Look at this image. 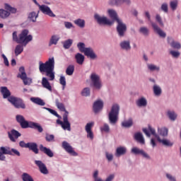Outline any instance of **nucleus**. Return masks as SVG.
I'll use <instances>...</instances> for the list:
<instances>
[{"label":"nucleus","instance_id":"f257e3e1","mask_svg":"<svg viewBox=\"0 0 181 181\" xmlns=\"http://www.w3.org/2000/svg\"><path fill=\"white\" fill-rule=\"evenodd\" d=\"M0 92L3 95V98L7 99L8 103H11L15 108H21L22 110H25L26 108V105L23 103V100L19 98L11 95V90H9L7 87L1 86L0 88Z\"/></svg>","mask_w":181,"mask_h":181},{"label":"nucleus","instance_id":"ea45409f","mask_svg":"<svg viewBox=\"0 0 181 181\" xmlns=\"http://www.w3.org/2000/svg\"><path fill=\"white\" fill-rule=\"evenodd\" d=\"M54 69H51L46 73L47 77H49L50 81H53L54 80V71H53Z\"/></svg>","mask_w":181,"mask_h":181},{"label":"nucleus","instance_id":"8fccbe9b","mask_svg":"<svg viewBox=\"0 0 181 181\" xmlns=\"http://www.w3.org/2000/svg\"><path fill=\"white\" fill-rule=\"evenodd\" d=\"M77 47L81 53H83V51L87 48L86 47V44H84L83 42H78L77 44Z\"/></svg>","mask_w":181,"mask_h":181},{"label":"nucleus","instance_id":"4be33fe9","mask_svg":"<svg viewBox=\"0 0 181 181\" xmlns=\"http://www.w3.org/2000/svg\"><path fill=\"white\" fill-rule=\"evenodd\" d=\"M132 152L133 153H134L135 155H142V156H144V158H146V159H150L151 157H149V155H148V153H145V151H144V150H141L138 148H133L132 149Z\"/></svg>","mask_w":181,"mask_h":181},{"label":"nucleus","instance_id":"37998d69","mask_svg":"<svg viewBox=\"0 0 181 181\" xmlns=\"http://www.w3.org/2000/svg\"><path fill=\"white\" fill-rule=\"evenodd\" d=\"M5 9L6 11H8L9 12H11V13H16L17 10L15 7H12L11 6V5L6 4H5Z\"/></svg>","mask_w":181,"mask_h":181},{"label":"nucleus","instance_id":"c756f323","mask_svg":"<svg viewBox=\"0 0 181 181\" xmlns=\"http://www.w3.org/2000/svg\"><path fill=\"white\" fill-rule=\"evenodd\" d=\"M39 17V13H36L35 11H32L28 14V19L31 22H36V19Z\"/></svg>","mask_w":181,"mask_h":181},{"label":"nucleus","instance_id":"603ef678","mask_svg":"<svg viewBox=\"0 0 181 181\" xmlns=\"http://www.w3.org/2000/svg\"><path fill=\"white\" fill-rule=\"evenodd\" d=\"M122 0H110L109 1V5H116L117 6H118V5H122Z\"/></svg>","mask_w":181,"mask_h":181},{"label":"nucleus","instance_id":"6ab92c4d","mask_svg":"<svg viewBox=\"0 0 181 181\" xmlns=\"http://www.w3.org/2000/svg\"><path fill=\"white\" fill-rule=\"evenodd\" d=\"M26 128H31L33 129H37L38 132H43V127L39 123L34 122H28Z\"/></svg>","mask_w":181,"mask_h":181},{"label":"nucleus","instance_id":"13d9d810","mask_svg":"<svg viewBox=\"0 0 181 181\" xmlns=\"http://www.w3.org/2000/svg\"><path fill=\"white\" fill-rule=\"evenodd\" d=\"M148 70H151V71H153L155 70H156V71H159V70H160L159 66H156L154 64H148Z\"/></svg>","mask_w":181,"mask_h":181},{"label":"nucleus","instance_id":"f3484780","mask_svg":"<svg viewBox=\"0 0 181 181\" xmlns=\"http://www.w3.org/2000/svg\"><path fill=\"white\" fill-rule=\"evenodd\" d=\"M16 121L20 124L21 128L23 129H26V126L28 125V122L26 119H25V117L22 115H16Z\"/></svg>","mask_w":181,"mask_h":181},{"label":"nucleus","instance_id":"0eeeda50","mask_svg":"<svg viewBox=\"0 0 181 181\" xmlns=\"http://www.w3.org/2000/svg\"><path fill=\"white\" fill-rule=\"evenodd\" d=\"M33 37L32 35H29L28 30H23L21 33L19 35V43H25V46L29 43V42H32Z\"/></svg>","mask_w":181,"mask_h":181},{"label":"nucleus","instance_id":"1a4fd4ad","mask_svg":"<svg viewBox=\"0 0 181 181\" xmlns=\"http://www.w3.org/2000/svg\"><path fill=\"white\" fill-rule=\"evenodd\" d=\"M94 18L97 21V23H98V25H103V26H105V25L112 26V25H114V21H111L108 20V18H107V17L105 16L101 17L98 14H95Z\"/></svg>","mask_w":181,"mask_h":181},{"label":"nucleus","instance_id":"dca6fc26","mask_svg":"<svg viewBox=\"0 0 181 181\" xmlns=\"http://www.w3.org/2000/svg\"><path fill=\"white\" fill-rule=\"evenodd\" d=\"M62 148L64 149V151H66V152L69 153V155H71L72 156H77V153L74 151L73 147L70 145V144H69V142L63 141Z\"/></svg>","mask_w":181,"mask_h":181},{"label":"nucleus","instance_id":"3c124183","mask_svg":"<svg viewBox=\"0 0 181 181\" xmlns=\"http://www.w3.org/2000/svg\"><path fill=\"white\" fill-rule=\"evenodd\" d=\"M140 33L144 35V36H148L149 35V30L146 27H141L139 29Z\"/></svg>","mask_w":181,"mask_h":181},{"label":"nucleus","instance_id":"c85d7f7f","mask_svg":"<svg viewBox=\"0 0 181 181\" xmlns=\"http://www.w3.org/2000/svg\"><path fill=\"white\" fill-rule=\"evenodd\" d=\"M30 101L32 103H34V104H37V105H45L46 103L40 98H30Z\"/></svg>","mask_w":181,"mask_h":181},{"label":"nucleus","instance_id":"2f4dec72","mask_svg":"<svg viewBox=\"0 0 181 181\" xmlns=\"http://www.w3.org/2000/svg\"><path fill=\"white\" fill-rule=\"evenodd\" d=\"M11 12L3 8L0 9V18H1V19H6V18H9Z\"/></svg>","mask_w":181,"mask_h":181},{"label":"nucleus","instance_id":"69168bd1","mask_svg":"<svg viewBox=\"0 0 181 181\" xmlns=\"http://www.w3.org/2000/svg\"><path fill=\"white\" fill-rule=\"evenodd\" d=\"M105 155H106V158H107V160H108L109 162H111V160H112V159H113V158H114V156H112V154L106 152Z\"/></svg>","mask_w":181,"mask_h":181},{"label":"nucleus","instance_id":"bb28decb","mask_svg":"<svg viewBox=\"0 0 181 181\" xmlns=\"http://www.w3.org/2000/svg\"><path fill=\"white\" fill-rule=\"evenodd\" d=\"M127 153V148L125 147H118L116 149L115 156L117 158H119V156H122V155H125Z\"/></svg>","mask_w":181,"mask_h":181},{"label":"nucleus","instance_id":"338daca9","mask_svg":"<svg viewBox=\"0 0 181 181\" xmlns=\"http://www.w3.org/2000/svg\"><path fill=\"white\" fill-rule=\"evenodd\" d=\"M161 9L165 13H168V4H163L161 6Z\"/></svg>","mask_w":181,"mask_h":181},{"label":"nucleus","instance_id":"473e14b6","mask_svg":"<svg viewBox=\"0 0 181 181\" xmlns=\"http://www.w3.org/2000/svg\"><path fill=\"white\" fill-rule=\"evenodd\" d=\"M21 179L23 181H35V180H33V177H31V175L27 173H23L21 175Z\"/></svg>","mask_w":181,"mask_h":181},{"label":"nucleus","instance_id":"052dcab7","mask_svg":"<svg viewBox=\"0 0 181 181\" xmlns=\"http://www.w3.org/2000/svg\"><path fill=\"white\" fill-rule=\"evenodd\" d=\"M170 6L172 9V11H176L177 8V2L176 1H170Z\"/></svg>","mask_w":181,"mask_h":181},{"label":"nucleus","instance_id":"a19ab883","mask_svg":"<svg viewBox=\"0 0 181 181\" xmlns=\"http://www.w3.org/2000/svg\"><path fill=\"white\" fill-rule=\"evenodd\" d=\"M90 93V88H85L82 90L81 94L82 97H89Z\"/></svg>","mask_w":181,"mask_h":181},{"label":"nucleus","instance_id":"f8f14e48","mask_svg":"<svg viewBox=\"0 0 181 181\" xmlns=\"http://www.w3.org/2000/svg\"><path fill=\"white\" fill-rule=\"evenodd\" d=\"M35 164L39 168L40 173H42V175H49V170H47L46 164L44 163L42 160H35Z\"/></svg>","mask_w":181,"mask_h":181},{"label":"nucleus","instance_id":"e2e57ef3","mask_svg":"<svg viewBox=\"0 0 181 181\" xmlns=\"http://www.w3.org/2000/svg\"><path fill=\"white\" fill-rule=\"evenodd\" d=\"M64 26L66 29H71V28H74V26L73 25V23L67 21L64 22Z\"/></svg>","mask_w":181,"mask_h":181},{"label":"nucleus","instance_id":"58836bf2","mask_svg":"<svg viewBox=\"0 0 181 181\" xmlns=\"http://www.w3.org/2000/svg\"><path fill=\"white\" fill-rule=\"evenodd\" d=\"M23 52V45H18L15 49L16 56H19Z\"/></svg>","mask_w":181,"mask_h":181},{"label":"nucleus","instance_id":"6e6552de","mask_svg":"<svg viewBox=\"0 0 181 181\" xmlns=\"http://www.w3.org/2000/svg\"><path fill=\"white\" fill-rule=\"evenodd\" d=\"M19 74L17 77L23 80L24 86H30L32 83V78L28 77L26 72H25V67L21 66L19 68Z\"/></svg>","mask_w":181,"mask_h":181},{"label":"nucleus","instance_id":"5701e85b","mask_svg":"<svg viewBox=\"0 0 181 181\" xmlns=\"http://www.w3.org/2000/svg\"><path fill=\"white\" fill-rule=\"evenodd\" d=\"M134 138L135 141L141 144V145H145V139H144V135L141 132H136L134 134Z\"/></svg>","mask_w":181,"mask_h":181},{"label":"nucleus","instance_id":"423d86ee","mask_svg":"<svg viewBox=\"0 0 181 181\" xmlns=\"http://www.w3.org/2000/svg\"><path fill=\"white\" fill-rule=\"evenodd\" d=\"M91 86L94 90H101L103 87V82L101 81V78L100 76L93 73L91 74Z\"/></svg>","mask_w":181,"mask_h":181},{"label":"nucleus","instance_id":"f03ea898","mask_svg":"<svg viewBox=\"0 0 181 181\" xmlns=\"http://www.w3.org/2000/svg\"><path fill=\"white\" fill-rule=\"evenodd\" d=\"M55 104L58 110L65 112L62 116L63 121L57 119V124L58 125H61L62 129L64 131H71V124H70V122H69V112L66 110L64 105L62 103H60L59 99L55 100Z\"/></svg>","mask_w":181,"mask_h":181},{"label":"nucleus","instance_id":"4c0bfd02","mask_svg":"<svg viewBox=\"0 0 181 181\" xmlns=\"http://www.w3.org/2000/svg\"><path fill=\"white\" fill-rule=\"evenodd\" d=\"M73 45V40L69 39L63 42L64 49H70Z\"/></svg>","mask_w":181,"mask_h":181},{"label":"nucleus","instance_id":"e433bc0d","mask_svg":"<svg viewBox=\"0 0 181 181\" xmlns=\"http://www.w3.org/2000/svg\"><path fill=\"white\" fill-rule=\"evenodd\" d=\"M120 47L124 50H129L131 49V45H129V41H124L120 43Z\"/></svg>","mask_w":181,"mask_h":181},{"label":"nucleus","instance_id":"a878e982","mask_svg":"<svg viewBox=\"0 0 181 181\" xmlns=\"http://www.w3.org/2000/svg\"><path fill=\"white\" fill-rule=\"evenodd\" d=\"M108 13L110 16V18L112 19V22L114 23V21H116V22H118V21H121L119 18H118V14L117 13V11L112 9L108 10Z\"/></svg>","mask_w":181,"mask_h":181},{"label":"nucleus","instance_id":"79ce46f5","mask_svg":"<svg viewBox=\"0 0 181 181\" xmlns=\"http://www.w3.org/2000/svg\"><path fill=\"white\" fill-rule=\"evenodd\" d=\"M153 93L155 95L159 96L160 94H162V89H160V87H159L157 85L153 86Z\"/></svg>","mask_w":181,"mask_h":181},{"label":"nucleus","instance_id":"5fc2aeb1","mask_svg":"<svg viewBox=\"0 0 181 181\" xmlns=\"http://www.w3.org/2000/svg\"><path fill=\"white\" fill-rule=\"evenodd\" d=\"M82 53H83L85 56H87V57L91 58V48L90 47L85 48L84 51Z\"/></svg>","mask_w":181,"mask_h":181},{"label":"nucleus","instance_id":"09e8293b","mask_svg":"<svg viewBox=\"0 0 181 181\" xmlns=\"http://www.w3.org/2000/svg\"><path fill=\"white\" fill-rule=\"evenodd\" d=\"M168 115L170 119H171V121H175V119H176V118H177V115H176V113H175V112L168 111Z\"/></svg>","mask_w":181,"mask_h":181},{"label":"nucleus","instance_id":"72a5a7b5","mask_svg":"<svg viewBox=\"0 0 181 181\" xmlns=\"http://www.w3.org/2000/svg\"><path fill=\"white\" fill-rule=\"evenodd\" d=\"M148 102L145 98H141L136 101V105L138 107H146Z\"/></svg>","mask_w":181,"mask_h":181},{"label":"nucleus","instance_id":"49530a36","mask_svg":"<svg viewBox=\"0 0 181 181\" xmlns=\"http://www.w3.org/2000/svg\"><path fill=\"white\" fill-rule=\"evenodd\" d=\"M132 119H129L127 121H124L122 123V126L124 128H131V126L132 125Z\"/></svg>","mask_w":181,"mask_h":181},{"label":"nucleus","instance_id":"864d4df0","mask_svg":"<svg viewBox=\"0 0 181 181\" xmlns=\"http://www.w3.org/2000/svg\"><path fill=\"white\" fill-rule=\"evenodd\" d=\"M158 133L161 136H168V129L163 128L158 129Z\"/></svg>","mask_w":181,"mask_h":181},{"label":"nucleus","instance_id":"9d476101","mask_svg":"<svg viewBox=\"0 0 181 181\" xmlns=\"http://www.w3.org/2000/svg\"><path fill=\"white\" fill-rule=\"evenodd\" d=\"M117 32L119 36L122 37L124 36L125 32H127V25L122 22V20H117Z\"/></svg>","mask_w":181,"mask_h":181},{"label":"nucleus","instance_id":"4d7b16f0","mask_svg":"<svg viewBox=\"0 0 181 181\" xmlns=\"http://www.w3.org/2000/svg\"><path fill=\"white\" fill-rule=\"evenodd\" d=\"M156 21L159 23L160 26H161L162 28H163L164 24H163V21H162V18L160 17V15L156 14Z\"/></svg>","mask_w":181,"mask_h":181},{"label":"nucleus","instance_id":"4468645a","mask_svg":"<svg viewBox=\"0 0 181 181\" xmlns=\"http://www.w3.org/2000/svg\"><path fill=\"white\" fill-rule=\"evenodd\" d=\"M7 134L11 142H16V139H18L19 136H22V134L18 132V130H15L14 129H11L10 132H8Z\"/></svg>","mask_w":181,"mask_h":181},{"label":"nucleus","instance_id":"20e7f679","mask_svg":"<svg viewBox=\"0 0 181 181\" xmlns=\"http://www.w3.org/2000/svg\"><path fill=\"white\" fill-rule=\"evenodd\" d=\"M39 64L40 73H46L50 70H54V58H49L45 63L40 62Z\"/></svg>","mask_w":181,"mask_h":181},{"label":"nucleus","instance_id":"cd10ccee","mask_svg":"<svg viewBox=\"0 0 181 181\" xmlns=\"http://www.w3.org/2000/svg\"><path fill=\"white\" fill-rule=\"evenodd\" d=\"M84 59H85L84 55H83L81 53H77L75 55V60L78 64H80V65L83 64V63H84Z\"/></svg>","mask_w":181,"mask_h":181},{"label":"nucleus","instance_id":"2eb2a0df","mask_svg":"<svg viewBox=\"0 0 181 181\" xmlns=\"http://www.w3.org/2000/svg\"><path fill=\"white\" fill-rule=\"evenodd\" d=\"M104 108V102L101 100H98L94 102L93 105V112L98 114Z\"/></svg>","mask_w":181,"mask_h":181},{"label":"nucleus","instance_id":"a211bd4d","mask_svg":"<svg viewBox=\"0 0 181 181\" xmlns=\"http://www.w3.org/2000/svg\"><path fill=\"white\" fill-rule=\"evenodd\" d=\"M151 26L154 32H156V33H158L160 37H163V38L166 37V33L162 30V29H160V28H159V26L157 25L156 23H151Z\"/></svg>","mask_w":181,"mask_h":181},{"label":"nucleus","instance_id":"aec40b11","mask_svg":"<svg viewBox=\"0 0 181 181\" xmlns=\"http://www.w3.org/2000/svg\"><path fill=\"white\" fill-rule=\"evenodd\" d=\"M40 151L42 152V153L47 155L49 158H53L54 156L53 151L50 148L45 147L43 144L40 145Z\"/></svg>","mask_w":181,"mask_h":181},{"label":"nucleus","instance_id":"c03bdc74","mask_svg":"<svg viewBox=\"0 0 181 181\" xmlns=\"http://www.w3.org/2000/svg\"><path fill=\"white\" fill-rule=\"evenodd\" d=\"M43 108L44 110H47V111H49V112H50V114H52V115H54L57 118H59L60 119H62V116L57 114V112H56V110H54L53 109H50L49 107H43Z\"/></svg>","mask_w":181,"mask_h":181},{"label":"nucleus","instance_id":"7ed1b4c3","mask_svg":"<svg viewBox=\"0 0 181 181\" xmlns=\"http://www.w3.org/2000/svg\"><path fill=\"white\" fill-rule=\"evenodd\" d=\"M143 132L145 134V135H146V136H148V138L151 137V135H153V136L157 138L158 141L160 142V144H162L164 146H173V144L172 143V141L165 139H161L160 137L157 135L155 129L152 128L151 125H148V129L146 128H144Z\"/></svg>","mask_w":181,"mask_h":181},{"label":"nucleus","instance_id":"6e6d98bb","mask_svg":"<svg viewBox=\"0 0 181 181\" xmlns=\"http://www.w3.org/2000/svg\"><path fill=\"white\" fill-rule=\"evenodd\" d=\"M45 139L47 142H53L54 141V135L53 134H46Z\"/></svg>","mask_w":181,"mask_h":181},{"label":"nucleus","instance_id":"7c9ffc66","mask_svg":"<svg viewBox=\"0 0 181 181\" xmlns=\"http://www.w3.org/2000/svg\"><path fill=\"white\" fill-rule=\"evenodd\" d=\"M59 40H60V37L59 35H52L49 40V46H52V45H57V42H59Z\"/></svg>","mask_w":181,"mask_h":181},{"label":"nucleus","instance_id":"39448f33","mask_svg":"<svg viewBox=\"0 0 181 181\" xmlns=\"http://www.w3.org/2000/svg\"><path fill=\"white\" fill-rule=\"evenodd\" d=\"M119 114V105L115 104L112 105L110 112L109 113V121L110 124H117L118 115Z\"/></svg>","mask_w":181,"mask_h":181},{"label":"nucleus","instance_id":"774afa93","mask_svg":"<svg viewBox=\"0 0 181 181\" xmlns=\"http://www.w3.org/2000/svg\"><path fill=\"white\" fill-rule=\"evenodd\" d=\"M166 177H168L170 181H176V178L170 174H166Z\"/></svg>","mask_w":181,"mask_h":181},{"label":"nucleus","instance_id":"c9c22d12","mask_svg":"<svg viewBox=\"0 0 181 181\" xmlns=\"http://www.w3.org/2000/svg\"><path fill=\"white\" fill-rule=\"evenodd\" d=\"M74 73V65H69L66 69V74L67 76H73Z\"/></svg>","mask_w":181,"mask_h":181},{"label":"nucleus","instance_id":"9b49d317","mask_svg":"<svg viewBox=\"0 0 181 181\" xmlns=\"http://www.w3.org/2000/svg\"><path fill=\"white\" fill-rule=\"evenodd\" d=\"M11 149V147L8 146L0 147V160L4 161L6 160V156H5V155H12Z\"/></svg>","mask_w":181,"mask_h":181},{"label":"nucleus","instance_id":"412c9836","mask_svg":"<svg viewBox=\"0 0 181 181\" xmlns=\"http://www.w3.org/2000/svg\"><path fill=\"white\" fill-rule=\"evenodd\" d=\"M27 148L32 151L35 155L39 153V148H37V144L35 142H28L27 145Z\"/></svg>","mask_w":181,"mask_h":181},{"label":"nucleus","instance_id":"0e129e2a","mask_svg":"<svg viewBox=\"0 0 181 181\" xmlns=\"http://www.w3.org/2000/svg\"><path fill=\"white\" fill-rule=\"evenodd\" d=\"M13 40L14 42H16L17 43H19V37L18 38V35H17L16 31L13 33Z\"/></svg>","mask_w":181,"mask_h":181},{"label":"nucleus","instance_id":"bf43d9fd","mask_svg":"<svg viewBox=\"0 0 181 181\" xmlns=\"http://www.w3.org/2000/svg\"><path fill=\"white\" fill-rule=\"evenodd\" d=\"M59 83L63 86V90L66 87V77L64 76H61L59 78Z\"/></svg>","mask_w":181,"mask_h":181},{"label":"nucleus","instance_id":"a18cd8bd","mask_svg":"<svg viewBox=\"0 0 181 181\" xmlns=\"http://www.w3.org/2000/svg\"><path fill=\"white\" fill-rule=\"evenodd\" d=\"M85 129L88 133V138L91 139V122H89L86 124Z\"/></svg>","mask_w":181,"mask_h":181},{"label":"nucleus","instance_id":"ddd939ff","mask_svg":"<svg viewBox=\"0 0 181 181\" xmlns=\"http://www.w3.org/2000/svg\"><path fill=\"white\" fill-rule=\"evenodd\" d=\"M39 9L44 13V15H47L51 18H56V15L53 13V11H52V9H50V7L48 6L45 4L41 5L40 6Z\"/></svg>","mask_w":181,"mask_h":181},{"label":"nucleus","instance_id":"f704fd0d","mask_svg":"<svg viewBox=\"0 0 181 181\" xmlns=\"http://www.w3.org/2000/svg\"><path fill=\"white\" fill-rule=\"evenodd\" d=\"M74 23H75V25H76V26H78L79 28H84V26H86V21L81 18H78L75 20Z\"/></svg>","mask_w":181,"mask_h":181},{"label":"nucleus","instance_id":"680f3d73","mask_svg":"<svg viewBox=\"0 0 181 181\" xmlns=\"http://www.w3.org/2000/svg\"><path fill=\"white\" fill-rule=\"evenodd\" d=\"M101 130L103 132H110V126H108V124H105L103 125V127L101 128Z\"/></svg>","mask_w":181,"mask_h":181},{"label":"nucleus","instance_id":"393cba45","mask_svg":"<svg viewBox=\"0 0 181 181\" xmlns=\"http://www.w3.org/2000/svg\"><path fill=\"white\" fill-rule=\"evenodd\" d=\"M42 86L44 88L48 90V91H52V86L50 85V82H49V80H47V78H42Z\"/></svg>","mask_w":181,"mask_h":181},{"label":"nucleus","instance_id":"b1692460","mask_svg":"<svg viewBox=\"0 0 181 181\" xmlns=\"http://www.w3.org/2000/svg\"><path fill=\"white\" fill-rule=\"evenodd\" d=\"M167 40L168 43H170L171 47H173V49H181L180 43L175 42V40H173V38H172L171 37H168L167 38Z\"/></svg>","mask_w":181,"mask_h":181},{"label":"nucleus","instance_id":"de8ad7c7","mask_svg":"<svg viewBox=\"0 0 181 181\" xmlns=\"http://www.w3.org/2000/svg\"><path fill=\"white\" fill-rule=\"evenodd\" d=\"M10 152L11 153L10 156H21V152L16 148H11Z\"/></svg>","mask_w":181,"mask_h":181}]
</instances>
